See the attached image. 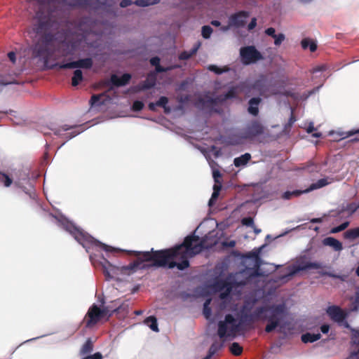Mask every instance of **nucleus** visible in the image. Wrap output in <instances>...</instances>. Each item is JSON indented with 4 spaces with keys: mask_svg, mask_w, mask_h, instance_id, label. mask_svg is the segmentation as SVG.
<instances>
[{
    "mask_svg": "<svg viewBox=\"0 0 359 359\" xmlns=\"http://www.w3.org/2000/svg\"><path fill=\"white\" fill-rule=\"evenodd\" d=\"M236 96V93L234 91V90L233 89H231L229 90L225 95V98L226 99H229V98H232V97H234Z\"/></svg>",
    "mask_w": 359,
    "mask_h": 359,
    "instance_id": "obj_61",
    "label": "nucleus"
},
{
    "mask_svg": "<svg viewBox=\"0 0 359 359\" xmlns=\"http://www.w3.org/2000/svg\"><path fill=\"white\" fill-rule=\"evenodd\" d=\"M156 76L154 72L148 74L146 80L142 84V89H150L156 85Z\"/></svg>",
    "mask_w": 359,
    "mask_h": 359,
    "instance_id": "obj_23",
    "label": "nucleus"
},
{
    "mask_svg": "<svg viewBox=\"0 0 359 359\" xmlns=\"http://www.w3.org/2000/svg\"><path fill=\"white\" fill-rule=\"evenodd\" d=\"M97 22L93 20L90 17H82L79 19L77 24V29L83 33V38L86 41L88 34H93L100 35L101 33L96 30Z\"/></svg>",
    "mask_w": 359,
    "mask_h": 359,
    "instance_id": "obj_10",
    "label": "nucleus"
},
{
    "mask_svg": "<svg viewBox=\"0 0 359 359\" xmlns=\"http://www.w3.org/2000/svg\"><path fill=\"white\" fill-rule=\"evenodd\" d=\"M82 359H102V355L100 352H97L93 355L84 357Z\"/></svg>",
    "mask_w": 359,
    "mask_h": 359,
    "instance_id": "obj_52",
    "label": "nucleus"
},
{
    "mask_svg": "<svg viewBox=\"0 0 359 359\" xmlns=\"http://www.w3.org/2000/svg\"><path fill=\"white\" fill-rule=\"evenodd\" d=\"M209 304H210V300H207L204 304L203 314L206 318H208L211 313V310L208 306Z\"/></svg>",
    "mask_w": 359,
    "mask_h": 359,
    "instance_id": "obj_47",
    "label": "nucleus"
},
{
    "mask_svg": "<svg viewBox=\"0 0 359 359\" xmlns=\"http://www.w3.org/2000/svg\"><path fill=\"white\" fill-rule=\"evenodd\" d=\"M359 209V203H351L346 205L345 208L341 210V212L346 211L349 215L353 214L357 210Z\"/></svg>",
    "mask_w": 359,
    "mask_h": 359,
    "instance_id": "obj_37",
    "label": "nucleus"
},
{
    "mask_svg": "<svg viewBox=\"0 0 359 359\" xmlns=\"http://www.w3.org/2000/svg\"><path fill=\"white\" fill-rule=\"evenodd\" d=\"M230 352L238 356L243 353V347L237 342H233L229 347Z\"/></svg>",
    "mask_w": 359,
    "mask_h": 359,
    "instance_id": "obj_34",
    "label": "nucleus"
},
{
    "mask_svg": "<svg viewBox=\"0 0 359 359\" xmlns=\"http://www.w3.org/2000/svg\"><path fill=\"white\" fill-rule=\"evenodd\" d=\"M321 337V334L320 333L318 334H311L309 332H307L306 334H304L302 335V341L304 343H312L314 342L318 339H320Z\"/></svg>",
    "mask_w": 359,
    "mask_h": 359,
    "instance_id": "obj_27",
    "label": "nucleus"
},
{
    "mask_svg": "<svg viewBox=\"0 0 359 359\" xmlns=\"http://www.w3.org/2000/svg\"><path fill=\"white\" fill-rule=\"evenodd\" d=\"M160 0H136L134 4L140 7H146L158 4Z\"/></svg>",
    "mask_w": 359,
    "mask_h": 359,
    "instance_id": "obj_36",
    "label": "nucleus"
},
{
    "mask_svg": "<svg viewBox=\"0 0 359 359\" xmlns=\"http://www.w3.org/2000/svg\"><path fill=\"white\" fill-rule=\"evenodd\" d=\"M65 45L67 46V50H63L62 55L65 57H67V56L73 55L76 50V43L74 42V43H72L70 45L66 42L62 43V46H65Z\"/></svg>",
    "mask_w": 359,
    "mask_h": 359,
    "instance_id": "obj_33",
    "label": "nucleus"
},
{
    "mask_svg": "<svg viewBox=\"0 0 359 359\" xmlns=\"http://www.w3.org/2000/svg\"><path fill=\"white\" fill-rule=\"evenodd\" d=\"M355 134L357 135V137L354 139V140L359 141V130H355V131H349V132H348L346 137H350V136H352V135H353Z\"/></svg>",
    "mask_w": 359,
    "mask_h": 359,
    "instance_id": "obj_62",
    "label": "nucleus"
},
{
    "mask_svg": "<svg viewBox=\"0 0 359 359\" xmlns=\"http://www.w3.org/2000/svg\"><path fill=\"white\" fill-rule=\"evenodd\" d=\"M248 257L250 258H252L255 259V262H256V265L257 266H259V264H260V257H259V252H250L248 256Z\"/></svg>",
    "mask_w": 359,
    "mask_h": 359,
    "instance_id": "obj_48",
    "label": "nucleus"
},
{
    "mask_svg": "<svg viewBox=\"0 0 359 359\" xmlns=\"http://www.w3.org/2000/svg\"><path fill=\"white\" fill-rule=\"evenodd\" d=\"M330 330V325H327V324H324L323 325H321L320 327V331L323 333V334H327Z\"/></svg>",
    "mask_w": 359,
    "mask_h": 359,
    "instance_id": "obj_63",
    "label": "nucleus"
},
{
    "mask_svg": "<svg viewBox=\"0 0 359 359\" xmlns=\"http://www.w3.org/2000/svg\"><path fill=\"white\" fill-rule=\"evenodd\" d=\"M288 314L286 305L283 304L261 306L257 307L256 316L259 315V321H266L264 328L266 333H271L277 327H285L284 319Z\"/></svg>",
    "mask_w": 359,
    "mask_h": 359,
    "instance_id": "obj_3",
    "label": "nucleus"
},
{
    "mask_svg": "<svg viewBox=\"0 0 359 359\" xmlns=\"http://www.w3.org/2000/svg\"><path fill=\"white\" fill-rule=\"evenodd\" d=\"M245 140V134L243 130L229 133L226 137V142L230 145L242 144Z\"/></svg>",
    "mask_w": 359,
    "mask_h": 359,
    "instance_id": "obj_15",
    "label": "nucleus"
},
{
    "mask_svg": "<svg viewBox=\"0 0 359 359\" xmlns=\"http://www.w3.org/2000/svg\"><path fill=\"white\" fill-rule=\"evenodd\" d=\"M327 313L330 318L337 323H342L346 317L344 311L337 306H330L327 309Z\"/></svg>",
    "mask_w": 359,
    "mask_h": 359,
    "instance_id": "obj_16",
    "label": "nucleus"
},
{
    "mask_svg": "<svg viewBox=\"0 0 359 359\" xmlns=\"http://www.w3.org/2000/svg\"><path fill=\"white\" fill-rule=\"evenodd\" d=\"M133 4H134V2H133L131 0H122L120 2V6L122 8H126L128 6L132 5Z\"/></svg>",
    "mask_w": 359,
    "mask_h": 359,
    "instance_id": "obj_58",
    "label": "nucleus"
},
{
    "mask_svg": "<svg viewBox=\"0 0 359 359\" xmlns=\"http://www.w3.org/2000/svg\"><path fill=\"white\" fill-rule=\"evenodd\" d=\"M144 323L148 325L151 330L154 332H158V323L156 317L153 316H149L145 318Z\"/></svg>",
    "mask_w": 359,
    "mask_h": 359,
    "instance_id": "obj_30",
    "label": "nucleus"
},
{
    "mask_svg": "<svg viewBox=\"0 0 359 359\" xmlns=\"http://www.w3.org/2000/svg\"><path fill=\"white\" fill-rule=\"evenodd\" d=\"M349 225L348 222H345L341 224L339 226H335L330 230L331 233H337L346 229Z\"/></svg>",
    "mask_w": 359,
    "mask_h": 359,
    "instance_id": "obj_39",
    "label": "nucleus"
},
{
    "mask_svg": "<svg viewBox=\"0 0 359 359\" xmlns=\"http://www.w3.org/2000/svg\"><path fill=\"white\" fill-rule=\"evenodd\" d=\"M265 33L266 34H267L268 36H271L272 38L273 37H275L276 36V30L273 27H269L267 28L266 30H265Z\"/></svg>",
    "mask_w": 359,
    "mask_h": 359,
    "instance_id": "obj_53",
    "label": "nucleus"
},
{
    "mask_svg": "<svg viewBox=\"0 0 359 359\" xmlns=\"http://www.w3.org/2000/svg\"><path fill=\"white\" fill-rule=\"evenodd\" d=\"M212 28L209 25H204L202 27V36L204 39H209L212 33Z\"/></svg>",
    "mask_w": 359,
    "mask_h": 359,
    "instance_id": "obj_41",
    "label": "nucleus"
},
{
    "mask_svg": "<svg viewBox=\"0 0 359 359\" xmlns=\"http://www.w3.org/2000/svg\"><path fill=\"white\" fill-rule=\"evenodd\" d=\"M239 327L240 323H236L234 317L231 314H226L224 320H221L218 323L217 334L221 339L225 337H234Z\"/></svg>",
    "mask_w": 359,
    "mask_h": 359,
    "instance_id": "obj_7",
    "label": "nucleus"
},
{
    "mask_svg": "<svg viewBox=\"0 0 359 359\" xmlns=\"http://www.w3.org/2000/svg\"><path fill=\"white\" fill-rule=\"evenodd\" d=\"M0 182L3 183L5 187H8L11 186L13 180L8 175L0 172Z\"/></svg>",
    "mask_w": 359,
    "mask_h": 359,
    "instance_id": "obj_38",
    "label": "nucleus"
},
{
    "mask_svg": "<svg viewBox=\"0 0 359 359\" xmlns=\"http://www.w3.org/2000/svg\"><path fill=\"white\" fill-rule=\"evenodd\" d=\"M358 306H359V290L355 292V300L353 303L352 310L356 311L358 309Z\"/></svg>",
    "mask_w": 359,
    "mask_h": 359,
    "instance_id": "obj_51",
    "label": "nucleus"
},
{
    "mask_svg": "<svg viewBox=\"0 0 359 359\" xmlns=\"http://www.w3.org/2000/svg\"><path fill=\"white\" fill-rule=\"evenodd\" d=\"M274 39V44L276 46H280L283 41L285 40V34H282V33H280L278 34H276V36L275 37H273Z\"/></svg>",
    "mask_w": 359,
    "mask_h": 359,
    "instance_id": "obj_42",
    "label": "nucleus"
},
{
    "mask_svg": "<svg viewBox=\"0 0 359 359\" xmlns=\"http://www.w3.org/2000/svg\"><path fill=\"white\" fill-rule=\"evenodd\" d=\"M309 43H310V39L305 38V39H302V41L301 42L302 48L307 49L309 48Z\"/></svg>",
    "mask_w": 359,
    "mask_h": 359,
    "instance_id": "obj_57",
    "label": "nucleus"
},
{
    "mask_svg": "<svg viewBox=\"0 0 359 359\" xmlns=\"http://www.w3.org/2000/svg\"><path fill=\"white\" fill-rule=\"evenodd\" d=\"M250 159V154L245 153L239 157L235 158L233 160V164L236 167L238 168L243 165H245Z\"/></svg>",
    "mask_w": 359,
    "mask_h": 359,
    "instance_id": "obj_26",
    "label": "nucleus"
},
{
    "mask_svg": "<svg viewBox=\"0 0 359 359\" xmlns=\"http://www.w3.org/2000/svg\"><path fill=\"white\" fill-rule=\"evenodd\" d=\"M212 175H213L215 182L216 183H219V178L222 177V175H221L220 172L219 170H214Z\"/></svg>",
    "mask_w": 359,
    "mask_h": 359,
    "instance_id": "obj_55",
    "label": "nucleus"
},
{
    "mask_svg": "<svg viewBox=\"0 0 359 359\" xmlns=\"http://www.w3.org/2000/svg\"><path fill=\"white\" fill-rule=\"evenodd\" d=\"M261 101H262V100L259 97H252L249 100V102H248L249 107L248 108V111L250 114H252L255 116L258 115V113H259L258 105L259 104Z\"/></svg>",
    "mask_w": 359,
    "mask_h": 359,
    "instance_id": "obj_19",
    "label": "nucleus"
},
{
    "mask_svg": "<svg viewBox=\"0 0 359 359\" xmlns=\"http://www.w3.org/2000/svg\"><path fill=\"white\" fill-rule=\"evenodd\" d=\"M242 130L245 134V137L248 140H252L264 133V127L259 121L254 120L248 123L245 128Z\"/></svg>",
    "mask_w": 359,
    "mask_h": 359,
    "instance_id": "obj_11",
    "label": "nucleus"
},
{
    "mask_svg": "<svg viewBox=\"0 0 359 359\" xmlns=\"http://www.w3.org/2000/svg\"><path fill=\"white\" fill-rule=\"evenodd\" d=\"M219 192H217V191L212 192L211 198L208 203L210 205H213L216 202V201L217 200V198L219 197Z\"/></svg>",
    "mask_w": 359,
    "mask_h": 359,
    "instance_id": "obj_50",
    "label": "nucleus"
},
{
    "mask_svg": "<svg viewBox=\"0 0 359 359\" xmlns=\"http://www.w3.org/2000/svg\"><path fill=\"white\" fill-rule=\"evenodd\" d=\"M168 102V99L167 97L161 96L159 100L156 102V104L158 107H163L164 109V111L165 113H170V108L167 106V104Z\"/></svg>",
    "mask_w": 359,
    "mask_h": 359,
    "instance_id": "obj_35",
    "label": "nucleus"
},
{
    "mask_svg": "<svg viewBox=\"0 0 359 359\" xmlns=\"http://www.w3.org/2000/svg\"><path fill=\"white\" fill-rule=\"evenodd\" d=\"M249 91H256L260 95H264L268 90L267 80L265 76L261 75L252 83L249 88Z\"/></svg>",
    "mask_w": 359,
    "mask_h": 359,
    "instance_id": "obj_14",
    "label": "nucleus"
},
{
    "mask_svg": "<svg viewBox=\"0 0 359 359\" xmlns=\"http://www.w3.org/2000/svg\"><path fill=\"white\" fill-rule=\"evenodd\" d=\"M321 268L320 264L318 262H301L298 264L292 265L288 267V273L287 277H292L302 271L308 269H318Z\"/></svg>",
    "mask_w": 359,
    "mask_h": 359,
    "instance_id": "obj_12",
    "label": "nucleus"
},
{
    "mask_svg": "<svg viewBox=\"0 0 359 359\" xmlns=\"http://www.w3.org/2000/svg\"><path fill=\"white\" fill-rule=\"evenodd\" d=\"M189 98H190L189 95H181L180 97H178L177 100L179 102H180L182 104H185L189 100Z\"/></svg>",
    "mask_w": 359,
    "mask_h": 359,
    "instance_id": "obj_54",
    "label": "nucleus"
},
{
    "mask_svg": "<svg viewBox=\"0 0 359 359\" xmlns=\"http://www.w3.org/2000/svg\"><path fill=\"white\" fill-rule=\"evenodd\" d=\"M36 17L37 22L34 25L33 30L39 38L33 46V55L34 57L42 58L44 65H48L53 54L52 47L55 39V34L53 32L55 21L49 15H43L40 9L36 12Z\"/></svg>",
    "mask_w": 359,
    "mask_h": 359,
    "instance_id": "obj_2",
    "label": "nucleus"
},
{
    "mask_svg": "<svg viewBox=\"0 0 359 359\" xmlns=\"http://www.w3.org/2000/svg\"><path fill=\"white\" fill-rule=\"evenodd\" d=\"M8 57L9 58V60L13 62V63H15V60H16V56H15V53L13 51L11 52H9L8 53Z\"/></svg>",
    "mask_w": 359,
    "mask_h": 359,
    "instance_id": "obj_64",
    "label": "nucleus"
},
{
    "mask_svg": "<svg viewBox=\"0 0 359 359\" xmlns=\"http://www.w3.org/2000/svg\"><path fill=\"white\" fill-rule=\"evenodd\" d=\"M223 346V343L215 341L210 346L208 354L205 359H210L213 355H215L218 351H219Z\"/></svg>",
    "mask_w": 359,
    "mask_h": 359,
    "instance_id": "obj_31",
    "label": "nucleus"
},
{
    "mask_svg": "<svg viewBox=\"0 0 359 359\" xmlns=\"http://www.w3.org/2000/svg\"><path fill=\"white\" fill-rule=\"evenodd\" d=\"M72 128H73L72 126H69L68 125H64V126H61L60 128L53 130V133L55 135L60 136V135H62L61 132L69 130L72 129Z\"/></svg>",
    "mask_w": 359,
    "mask_h": 359,
    "instance_id": "obj_43",
    "label": "nucleus"
},
{
    "mask_svg": "<svg viewBox=\"0 0 359 359\" xmlns=\"http://www.w3.org/2000/svg\"><path fill=\"white\" fill-rule=\"evenodd\" d=\"M125 308L123 305L113 309L110 306H104L102 309H100L96 304H93L88 310L83 320V323L87 328H92L95 326L104 316H111L113 313H119Z\"/></svg>",
    "mask_w": 359,
    "mask_h": 359,
    "instance_id": "obj_4",
    "label": "nucleus"
},
{
    "mask_svg": "<svg viewBox=\"0 0 359 359\" xmlns=\"http://www.w3.org/2000/svg\"><path fill=\"white\" fill-rule=\"evenodd\" d=\"M93 349V344L90 339H88L81 348L80 354L84 355L90 353Z\"/></svg>",
    "mask_w": 359,
    "mask_h": 359,
    "instance_id": "obj_32",
    "label": "nucleus"
},
{
    "mask_svg": "<svg viewBox=\"0 0 359 359\" xmlns=\"http://www.w3.org/2000/svg\"><path fill=\"white\" fill-rule=\"evenodd\" d=\"M344 238L347 240L353 241L359 238V226L350 229L344 233Z\"/></svg>",
    "mask_w": 359,
    "mask_h": 359,
    "instance_id": "obj_28",
    "label": "nucleus"
},
{
    "mask_svg": "<svg viewBox=\"0 0 359 359\" xmlns=\"http://www.w3.org/2000/svg\"><path fill=\"white\" fill-rule=\"evenodd\" d=\"M144 107V103L142 101L136 100L133 102L132 109L135 111H139Z\"/></svg>",
    "mask_w": 359,
    "mask_h": 359,
    "instance_id": "obj_44",
    "label": "nucleus"
},
{
    "mask_svg": "<svg viewBox=\"0 0 359 359\" xmlns=\"http://www.w3.org/2000/svg\"><path fill=\"white\" fill-rule=\"evenodd\" d=\"M216 103V100L210 97L206 98L199 97L195 102V106L198 108L203 109L205 107L212 105Z\"/></svg>",
    "mask_w": 359,
    "mask_h": 359,
    "instance_id": "obj_22",
    "label": "nucleus"
},
{
    "mask_svg": "<svg viewBox=\"0 0 359 359\" xmlns=\"http://www.w3.org/2000/svg\"><path fill=\"white\" fill-rule=\"evenodd\" d=\"M248 17L249 13L245 11L232 14L229 18V27H243L245 25Z\"/></svg>",
    "mask_w": 359,
    "mask_h": 359,
    "instance_id": "obj_13",
    "label": "nucleus"
},
{
    "mask_svg": "<svg viewBox=\"0 0 359 359\" xmlns=\"http://www.w3.org/2000/svg\"><path fill=\"white\" fill-rule=\"evenodd\" d=\"M205 240L194 233L186 236L182 243L173 248L151 252H136V260L128 265L118 267L103 257L101 262L104 276L111 278L118 273L130 275L139 269L151 267L177 268L184 270L189 267V259L201 253L205 248Z\"/></svg>",
    "mask_w": 359,
    "mask_h": 359,
    "instance_id": "obj_1",
    "label": "nucleus"
},
{
    "mask_svg": "<svg viewBox=\"0 0 359 359\" xmlns=\"http://www.w3.org/2000/svg\"><path fill=\"white\" fill-rule=\"evenodd\" d=\"M257 25V20L255 18H253L250 22L248 24V30L253 29Z\"/></svg>",
    "mask_w": 359,
    "mask_h": 359,
    "instance_id": "obj_59",
    "label": "nucleus"
},
{
    "mask_svg": "<svg viewBox=\"0 0 359 359\" xmlns=\"http://www.w3.org/2000/svg\"><path fill=\"white\" fill-rule=\"evenodd\" d=\"M323 243L325 245L332 247L335 251H341L343 249L342 243L332 237L325 238Z\"/></svg>",
    "mask_w": 359,
    "mask_h": 359,
    "instance_id": "obj_20",
    "label": "nucleus"
},
{
    "mask_svg": "<svg viewBox=\"0 0 359 359\" xmlns=\"http://www.w3.org/2000/svg\"><path fill=\"white\" fill-rule=\"evenodd\" d=\"M62 2L74 8H84L88 5V0H62Z\"/></svg>",
    "mask_w": 359,
    "mask_h": 359,
    "instance_id": "obj_25",
    "label": "nucleus"
},
{
    "mask_svg": "<svg viewBox=\"0 0 359 359\" xmlns=\"http://www.w3.org/2000/svg\"><path fill=\"white\" fill-rule=\"evenodd\" d=\"M64 228L75 238V240H76L83 247H85L86 245L91 244L100 247L102 250H104L106 252L112 251L111 247L107 245L104 243H102L98 241H96L88 233L78 228L72 222H67V223L64 224Z\"/></svg>",
    "mask_w": 359,
    "mask_h": 359,
    "instance_id": "obj_5",
    "label": "nucleus"
},
{
    "mask_svg": "<svg viewBox=\"0 0 359 359\" xmlns=\"http://www.w3.org/2000/svg\"><path fill=\"white\" fill-rule=\"evenodd\" d=\"M200 46H201V43L198 42L194 46V47L189 51H186V50L182 51L179 55V57H178L179 60H186L191 58L192 56H194V55L196 54Z\"/></svg>",
    "mask_w": 359,
    "mask_h": 359,
    "instance_id": "obj_21",
    "label": "nucleus"
},
{
    "mask_svg": "<svg viewBox=\"0 0 359 359\" xmlns=\"http://www.w3.org/2000/svg\"><path fill=\"white\" fill-rule=\"evenodd\" d=\"M93 61L91 57L79 59L67 63H55L48 67L49 69L58 67L60 69L82 68L89 69L93 67Z\"/></svg>",
    "mask_w": 359,
    "mask_h": 359,
    "instance_id": "obj_9",
    "label": "nucleus"
},
{
    "mask_svg": "<svg viewBox=\"0 0 359 359\" xmlns=\"http://www.w3.org/2000/svg\"><path fill=\"white\" fill-rule=\"evenodd\" d=\"M83 80V72L81 69H76L72 77V86H77Z\"/></svg>",
    "mask_w": 359,
    "mask_h": 359,
    "instance_id": "obj_29",
    "label": "nucleus"
},
{
    "mask_svg": "<svg viewBox=\"0 0 359 359\" xmlns=\"http://www.w3.org/2000/svg\"><path fill=\"white\" fill-rule=\"evenodd\" d=\"M305 193H309L308 191H306V189L305 190H294V191H290V194H292V197L294 196V197H297V196H299L301 194H305Z\"/></svg>",
    "mask_w": 359,
    "mask_h": 359,
    "instance_id": "obj_56",
    "label": "nucleus"
},
{
    "mask_svg": "<svg viewBox=\"0 0 359 359\" xmlns=\"http://www.w3.org/2000/svg\"><path fill=\"white\" fill-rule=\"evenodd\" d=\"M208 69L210 70L211 72H215L217 74H221L222 73H223L226 71V69H222L221 68L218 67L217 66L213 65H210L208 67Z\"/></svg>",
    "mask_w": 359,
    "mask_h": 359,
    "instance_id": "obj_46",
    "label": "nucleus"
},
{
    "mask_svg": "<svg viewBox=\"0 0 359 359\" xmlns=\"http://www.w3.org/2000/svg\"><path fill=\"white\" fill-rule=\"evenodd\" d=\"M296 121V118L294 115L293 111H291L290 117L288 120V122L285 126V129H290L294 123Z\"/></svg>",
    "mask_w": 359,
    "mask_h": 359,
    "instance_id": "obj_45",
    "label": "nucleus"
},
{
    "mask_svg": "<svg viewBox=\"0 0 359 359\" xmlns=\"http://www.w3.org/2000/svg\"><path fill=\"white\" fill-rule=\"evenodd\" d=\"M308 48L310 49L311 52L316 51L317 49V45L316 42L310 39V43Z\"/></svg>",
    "mask_w": 359,
    "mask_h": 359,
    "instance_id": "obj_60",
    "label": "nucleus"
},
{
    "mask_svg": "<svg viewBox=\"0 0 359 359\" xmlns=\"http://www.w3.org/2000/svg\"><path fill=\"white\" fill-rule=\"evenodd\" d=\"M256 302V299H246L244 301L240 309V325L243 323L250 325L259 321V315L256 316L257 307L251 313Z\"/></svg>",
    "mask_w": 359,
    "mask_h": 359,
    "instance_id": "obj_6",
    "label": "nucleus"
},
{
    "mask_svg": "<svg viewBox=\"0 0 359 359\" xmlns=\"http://www.w3.org/2000/svg\"><path fill=\"white\" fill-rule=\"evenodd\" d=\"M104 93L93 95L90 100V104L92 106L95 105V104L99 105L100 104H102V102H100V99L102 96H104Z\"/></svg>",
    "mask_w": 359,
    "mask_h": 359,
    "instance_id": "obj_40",
    "label": "nucleus"
},
{
    "mask_svg": "<svg viewBox=\"0 0 359 359\" xmlns=\"http://www.w3.org/2000/svg\"><path fill=\"white\" fill-rule=\"evenodd\" d=\"M241 222L243 225L247 226H252L254 224L253 219L250 217H244L242 219Z\"/></svg>",
    "mask_w": 359,
    "mask_h": 359,
    "instance_id": "obj_49",
    "label": "nucleus"
},
{
    "mask_svg": "<svg viewBox=\"0 0 359 359\" xmlns=\"http://www.w3.org/2000/svg\"><path fill=\"white\" fill-rule=\"evenodd\" d=\"M330 183L328 178H322L318 180L316 182L312 183L309 188L306 189V191L310 192L315 189H320Z\"/></svg>",
    "mask_w": 359,
    "mask_h": 359,
    "instance_id": "obj_24",
    "label": "nucleus"
},
{
    "mask_svg": "<svg viewBox=\"0 0 359 359\" xmlns=\"http://www.w3.org/2000/svg\"><path fill=\"white\" fill-rule=\"evenodd\" d=\"M131 79V75L128 73L123 74L121 77H118L116 74H112L110 78L111 83L116 86H124L128 84Z\"/></svg>",
    "mask_w": 359,
    "mask_h": 359,
    "instance_id": "obj_18",
    "label": "nucleus"
},
{
    "mask_svg": "<svg viewBox=\"0 0 359 359\" xmlns=\"http://www.w3.org/2000/svg\"><path fill=\"white\" fill-rule=\"evenodd\" d=\"M150 64L153 66H155V70L156 73L167 72L168 71L180 67V65H174L167 67H162L160 65V58L158 56L151 58Z\"/></svg>",
    "mask_w": 359,
    "mask_h": 359,
    "instance_id": "obj_17",
    "label": "nucleus"
},
{
    "mask_svg": "<svg viewBox=\"0 0 359 359\" xmlns=\"http://www.w3.org/2000/svg\"><path fill=\"white\" fill-rule=\"evenodd\" d=\"M240 55L243 65H248L262 60L261 53L253 46L243 47L240 49Z\"/></svg>",
    "mask_w": 359,
    "mask_h": 359,
    "instance_id": "obj_8",
    "label": "nucleus"
}]
</instances>
